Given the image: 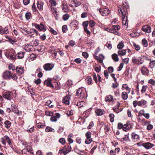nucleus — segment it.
Masks as SVG:
<instances>
[{
  "label": "nucleus",
  "mask_w": 155,
  "mask_h": 155,
  "mask_svg": "<svg viewBox=\"0 0 155 155\" xmlns=\"http://www.w3.org/2000/svg\"><path fill=\"white\" fill-rule=\"evenodd\" d=\"M2 77L5 80H10L12 79L13 81H16L18 79L16 74L12 73L9 71L4 72L2 74Z\"/></svg>",
  "instance_id": "obj_1"
},
{
  "label": "nucleus",
  "mask_w": 155,
  "mask_h": 155,
  "mask_svg": "<svg viewBox=\"0 0 155 155\" xmlns=\"http://www.w3.org/2000/svg\"><path fill=\"white\" fill-rule=\"evenodd\" d=\"M86 92L84 90H83L82 88H79L77 91L76 95L79 98H83L84 97Z\"/></svg>",
  "instance_id": "obj_2"
},
{
  "label": "nucleus",
  "mask_w": 155,
  "mask_h": 155,
  "mask_svg": "<svg viewBox=\"0 0 155 155\" xmlns=\"http://www.w3.org/2000/svg\"><path fill=\"white\" fill-rule=\"evenodd\" d=\"M92 134L90 131H88L85 134L86 138L85 143L87 144H90L92 141V138L91 137Z\"/></svg>",
  "instance_id": "obj_3"
},
{
  "label": "nucleus",
  "mask_w": 155,
  "mask_h": 155,
  "mask_svg": "<svg viewBox=\"0 0 155 155\" xmlns=\"http://www.w3.org/2000/svg\"><path fill=\"white\" fill-rule=\"evenodd\" d=\"M35 27L38 29L39 31H45L46 30V28L45 27L43 24L41 23L40 25L37 23H34L33 24Z\"/></svg>",
  "instance_id": "obj_4"
},
{
  "label": "nucleus",
  "mask_w": 155,
  "mask_h": 155,
  "mask_svg": "<svg viewBox=\"0 0 155 155\" xmlns=\"http://www.w3.org/2000/svg\"><path fill=\"white\" fill-rule=\"evenodd\" d=\"M100 13L103 16H106L110 13L109 9L107 8H101L99 10Z\"/></svg>",
  "instance_id": "obj_5"
},
{
  "label": "nucleus",
  "mask_w": 155,
  "mask_h": 155,
  "mask_svg": "<svg viewBox=\"0 0 155 155\" xmlns=\"http://www.w3.org/2000/svg\"><path fill=\"white\" fill-rule=\"evenodd\" d=\"M4 98L8 100H10L13 98L12 93L10 92H6L3 94Z\"/></svg>",
  "instance_id": "obj_6"
},
{
  "label": "nucleus",
  "mask_w": 155,
  "mask_h": 155,
  "mask_svg": "<svg viewBox=\"0 0 155 155\" xmlns=\"http://www.w3.org/2000/svg\"><path fill=\"white\" fill-rule=\"evenodd\" d=\"M14 52V51L12 49L11 50V51L9 53H6L5 55L8 58L13 61L15 59V58Z\"/></svg>",
  "instance_id": "obj_7"
},
{
  "label": "nucleus",
  "mask_w": 155,
  "mask_h": 155,
  "mask_svg": "<svg viewBox=\"0 0 155 155\" xmlns=\"http://www.w3.org/2000/svg\"><path fill=\"white\" fill-rule=\"evenodd\" d=\"M54 65L52 63H47L43 65V68L46 71H49L51 70L54 67Z\"/></svg>",
  "instance_id": "obj_8"
},
{
  "label": "nucleus",
  "mask_w": 155,
  "mask_h": 155,
  "mask_svg": "<svg viewBox=\"0 0 155 155\" xmlns=\"http://www.w3.org/2000/svg\"><path fill=\"white\" fill-rule=\"evenodd\" d=\"M132 140L134 142H137L140 140L139 136L135 133H132L131 134Z\"/></svg>",
  "instance_id": "obj_9"
},
{
  "label": "nucleus",
  "mask_w": 155,
  "mask_h": 155,
  "mask_svg": "<svg viewBox=\"0 0 155 155\" xmlns=\"http://www.w3.org/2000/svg\"><path fill=\"white\" fill-rule=\"evenodd\" d=\"M16 72L18 74H22L24 72V67L20 66H17L15 69Z\"/></svg>",
  "instance_id": "obj_10"
},
{
  "label": "nucleus",
  "mask_w": 155,
  "mask_h": 155,
  "mask_svg": "<svg viewBox=\"0 0 155 155\" xmlns=\"http://www.w3.org/2000/svg\"><path fill=\"white\" fill-rule=\"evenodd\" d=\"M9 33L8 28L7 27H5L3 29L2 27L0 26V34L2 35H7Z\"/></svg>",
  "instance_id": "obj_11"
},
{
  "label": "nucleus",
  "mask_w": 155,
  "mask_h": 155,
  "mask_svg": "<svg viewBox=\"0 0 155 155\" xmlns=\"http://www.w3.org/2000/svg\"><path fill=\"white\" fill-rule=\"evenodd\" d=\"M142 29L145 32L150 33L151 31V28L149 25H146L142 27Z\"/></svg>",
  "instance_id": "obj_12"
},
{
  "label": "nucleus",
  "mask_w": 155,
  "mask_h": 155,
  "mask_svg": "<svg viewBox=\"0 0 155 155\" xmlns=\"http://www.w3.org/2000/svg\"><path fill=\"white\" fill-rule=\"evenodd\" d=\"M143 146L147 149H148L152 148L154 146V144L150 143L147 142L144 143L143 144Z\"/></svg>",
  "instance_id": "obj_13"
},
{
  "label": "nucleus",
  "mask_w": 155,
  "mask_h": 155,
  "mask_svg": "<svg viewBox=\"0 0 155 155\" xmlns=\"http://www.w3.org/2000/svg\"><path fill=\"white\" fill-rule=\"evenodd\" d=\"M71 95L69 94L67 95L63 99V102L67 105L69 104V100L70 99Z\"/></svg>",
  "instance_id": "obj_14"
},
{
  "label": "nucleus",
  "mask_w": 155,
  "mask_h": 155,
  "mask_svg": "<svg viewBox=\"0 0 155 155\" xmlns=\"http://www.w3.org/2000/svg\"><path fill=\"white\" fill-rule=\"evenodd\" d=\"M62 11L64 12H68L69 11L68 7L66 4L62 3L61 5Z\"/></svg>",
  "instance_id": "obj_15"
},
{
  "label": "nucleus",
  "mask_w": 155,
  "mask_h": 155,
  "mask_svg": "<svg viewBox=\"0 0 155 155\" xmlns=\"http://www.w3.org/2000/svg\"><path fill=\"white\" fill-rule=\"evenodd\" d=\"M51 80L50 78H48L46 80H45L44 82V84L47 86L50 87H52L53 88L54 87L53 85L51 83Z\"/></svg>",
  "instance_id": "obj_16"
},
{
  "label": "nucleus",
  "mask_w": 155,
  "mask_h": 155,
  "mask_svg": "<svg viewBox=\"0 0 155 155\" xmlns=\"http://www.w3.org/2000/svg\"><path fill=\"white\" fill-rule=\"evenodd\" d=\"M43 2L41 0L38 1L37 2V7L38 9L40 11L43 10Z\"/></svg>",
  "instance_id": "obj_17"
},
{
  "label": "nucleus",
  "mask_w": 155,
  "mask_h": 155,
  "mask_svg": "<svg viewBox=\"0 0 155 155\" xmlns=\"http://www.w3.org/2000/svg\"><path fill=\"white\" fill-rule=\"evenodd\" d=\"M132 128L131 125L130 124H126L123 125V129L124 130L126 131Z\"/></svg>",
  "instance_id": "obj_18"
},
{
  "label": "nucleus",
  "mask_w": 155,
  "mask_h": 155,
  "mask_svg": "<svg viewBox=\"0 0 155 155\" xmlns=\"http://www.w3.org/2000/svg\"><path fill=\"white\" fill-rule=\"evenodd\" d=\"M21 29L22 31V33L26 35L32 33V32L31 31V30L28 31V30L25 28H22Z\"/></svg>",
  "instance_id": "obj_19"
},
{
  "label": "nucleus",
  "mask_w": 155,
  "mask_h": 155,
  "mask_svg": "<svg viewBox=\"0 0 155 155\" xmlns=\"http://www.w3.org/2000/svg\"><path fill=\"white\" fill-rule=\"evenodd\" d=\"M5 127L7 129H9L11 125V123L8 120H6L4 122Z\"/></svg>",
  "instance_id": "obj_20"
},
{
  "label": "nucleus",
  "mask_w": 155,
  "mask_h": 155,
  "mask_svg": "<svg viewBox=\"0 0 155 155\" xmlns=\"http://www.w3.org/2000/svg\"><path fill=\"white\" fill-rule=\"evenodd\" d=\"M126 14L125 13V15H123L122 18V24L123 25H126L127 22H128V20L127 19V17H126Z\"/></svg>",
  "instance_id": "obj_21"
},
{
  "label": "nucleus",
  "mask_w": 155,
  "mask_h": 155,
  "mask_svg": "<svg viewBox=\"0 0 155 155\" xmlns=\"http://www.w3.org/2000/svg\"><path fill=\"white\" fill-rule=\"evenodd\" d=\"M95 112L97 116L102 115L104 114V110L100 109H96L95 110Z\"/></svg>",
  "instance_id": "obj_22"
},
{
  "label": "nucleus",
  "mask_w": 155,
  "mask_h": 155,
  "mask_svg": "<svg viewBox=\"0 0 155 155\" xmlns=\"http://www.w3.org/2000/svg\"><path fill=\"white\" fill-rule=\"evenodd\" d=\"M32 45L29 44H27L25 46L24 49L26 51L29 52L31 51V49H32Z\"/></svg>",
  "instance_id": "obj_23"
},
{
  "label": "nucleus",
  "mask_w": 155,
  "mask_h": 155,
  "mask_svg": "<svg viewBox=\"0 0 155 155\" xmlns=\"http://www.w3.org/2000/svg\"><path fill=\"white\" fill-rule=\"evenodd\" d=\"M121 97L124 100H127L128 98V95L127 93L124 91L121 94Z\"/></svg>",
  "instance_id": "obj_24"
},
{
  "label": "nucleus",
  "mask_w": 155,
  "mask_h": 155,
  "mask_svg": "<svg viewBox=\"0 0 155 155\" xmlns=\"http://www.w3.org/2000/svg\"><path fill=\"white\" fill-rule=\"evenodd\" d=\"M5 36L7 39L8 40V41L12 44L16 42L17 41L15 39H14L13 40L11 38H10L9 36L8 35H5Z\"/></svg>",
  "instance_id": "obj_25"
},
{
  "label": "nucleus",
  "mask_w": 155,
  "mask_h": 155,
  "mask_svg": "<svg viewBox=\"0 0 155 155\" xmlns=\"http://www.w3.org/2000/svg\"><path fill=\"white\" fill-rule=\"evenodd\" d=\"M25 53L22 51H20L16 55V57L18 58H23L24 56Z\"/></svg>",
  "instance_id": "obj_26"
},
{
  "label": "nucleus",
  "mask_w": 155,
  "mask_h": 155,
  "mask_svg": "<svg viewBox=\"0 0 155 155\" xmlns=\"http://www.w3.org/2000/svg\"><path fill=\"white\" fill-rule=\"evenodd\" d=\"M113 99V97L111 95H109L108 96L106 97L105 98V101H106L110 102Z\"/></svg>",
  "instance_id": "obj_27"
},
{
  "label": "nucleus",
  "mask_w": 155,
  "mask_h": 155,
  "mask_svg": "<svg viewBox=\"0 0 155 155\" xmlns=\"http://www.w3.org/2000/svg\"><path fill=\"white\" fill-rule=\"evenodd\" d=\"M86 80L87 81V83L88 85L93 83L92 82V78L90 76L87 77L86 78Z\"/></svg>",
  "instance_id": "obj_28"
},
{
  "label": "nucleus",
  "mask_w": 155,
  "mask_h": 155,
  "mask_svg": "<svg viewBox=\"0 0 155 155\" xmlns=\"http://www.w3.org/2000/svg\"><path fill=\"white\" fill-rule=\"evenodd\" d=\"M59 153L61 154L63 153L64 155H65L68 153V152L67 150L65 149V148L64 147L62 149L59 150Z\"/></svg>",
  "instance_id": "obj_29"
},
{
  "label": "nucleus",
  "mask_w": 155,
  "mask_h": 155,
  "mask_svg": "<svg viewBox=\"0 0 155 155\" xmlns=\"http://www.w3.org/2000/svg\"><path fill=\"white\" fill-rule=\"evenodd\" d=\"M118 53L121 56L124 55L126 54V50L125 49L119 50L118 51Z\"/></svg>",
  "instance_id": "obj_30"
},
{
  "label": "nucleus",
  "mask_w": 155,
  "mask_h": 155,
  "mask_svg": "<svg viewBox=\"0 0 155 155\" xmlns=\"http://www.w3.org/2000/svg\"><path fill=\"white\" fill-rule=\"evenodd\" d=\"M112 58L113 60L116 62L118 61L119 59L117 55L116 54H114L112 55Z\"/></svg>",
  "instance_id": "obj_31"
},
{
  "label": "nucleus",
  "mask_w": 155,
  "mask_h": 155,
  "mask_svg": "<svg viewBox=\"0 0 155 155\" xmlns=\"http://www.w3.org/2000/svg\"><path fill=\"white\" fill-rule=\"evenodd\" d=\"M142 45L144 47H147L148 46V42L145 38L142 39Z\"/></svg>",
  "instance_id": "obj_32"
},
{
  "label": "nucleus",
  "mask_w": 155,
  "mask_h": 155,
  "mask_svg": "<svg viewBox=\"0 0 155 155\" xmlns=\"http://www.w3.org/2000/svg\"><path fill=\"white\" fill-rule=\"evenodd\" d=\"M37 71L39 72L38 74V76L39 78H41L43 74L41 72V68H39L37 70Z\"/></svg>",
  "instance_id": "obj_33"
},
{
  "label": "nucleus",
  "mask_w": 155,
  "mask_h": 155,
  "mask_svg": "<svg viewBox=\"0 0 155 155\" xmlns=\"http://www.w3.org/2000/svg\"><path fill=\"white\" fill-rule=\"evenodd\" d=\"M124 42L121 41L117 45V48L118 49H122L124 47Z\"/></svg>",
  "instance_id": "obj_34"
},
{
  "label": "nucleus",
  "mask_w": 155,
  "mask_h": 155,
  "mask_svg": "<svg viewBox=\"0 0 155 155\" xmlns=\"http://www.w3.org/2000/svg\"><path fill=\"white\" fill-rule=\"evenodd\" d=\"M45 131L47 132H54V129L51 127H50L48 126L45 129Z\"/></svg>",
  "instance_id": "obj_35"
},
{
  "label": "nucleus",
  "mask_w": 155,
  "mask_h": 155,
  "mask_svg": "<svg viewBox=\"0 0 155 155\" xmlns=\"http://www.w3.org/2000/svg\"><path fill=\"white\" fill-rule=\"evenodd\" d=\"M25 17L26 19L28 20L31 17V13L29 12H27L25 14Z\"/></svg>",
  "instance_id": "obj_36"
},
{
  "label": "nucleus",
  "mask_w": 155,
  "mask_h": 155,
  "mask_svg": "<svg viewBox=\"0 0 155 155\" xmlns=\"http://www.w3.org/2000/svg\"><path fill=\"white\" fill-rule=\"evenodd\" d=\"M89 26L91 27H93L95 25V22L93 20H91L88 21Z\"/></svg>",
  "instance_id": "obj_37"
},
{
  "label": "nucleus",
  "mask_w": 155,
  "mask_h": 155,
  "mask_svg": "<svg viewBox=\"0 0 155 155\" xmlns=\"http://www.w3.org/2000/svg\"><path fill=\"white\" fill-rule=\"evenodd\" d=\"M133 46L134 47V48L135 49L136 51H138L139 50L140 48V45H138L136 44L135 43H134L133 44Z\"/></svg>",
  "instance_id": "obj_38"
},
{
  "label": "nucleus",
  "mask_w": 155,
  "mask_h": 155,
  "mask_svg": "<svg viewBox=\"0 0 155 155\" xmlns=\"http://www.w3.org/2000/svg\"><path fill=\"white\" fill-rule=\"evenodd\" d=\"M4 137L5 138L7 142L8 143V144L9 145H11L12 143L11 141L10 140L8 136L6 135L4 136Z\"/></svg>",
  "instance_id": "obj_39"
},
{
  "label": "nucleus",
  "mask_w": 155,
  "mask_h": 155,
  "mask_svg": "<svg viewBox=\"0 0 155 155\" xmlns=\"http://www.w3.org/2000/svg\"><path fill=\"white\" fill-rule=\"evenodd\" d=\"M69 17V15L68 14H66L63 15V19L65 21L67 20Z\"/></svg>",
  "instance_id": "obj_40"
},
{
  "label": "nucleus",
  "mask_w": 155,
  "mask_h": 155,
  "mask_svg": "<svg viewBox=\"0 0 155 155\" xmlns=\"http://www.w3.org/2000/svg\"><path fill=\"white\" fill-rule=\"evenodd\" d=\"M155 66V61L153 60L152 61H151L149 63V66L150 67L153 68Z\"/></svg>",
  "instance_id": "obj_41"
},
{
  "label": "nucleus",
  "mask_w": 155,
  "mask_h": 155,
  "mask_svg": "<svg viewBox=\"0 0 155 155\" xmlns=\"http://www.w3.org/2000/svg\"><path fill=\"white\" fill-rule=\"evenodd\" d=\"M109 116L110 118V122H113L114 121V114H110L109 115Z\"/></svg>",
  "instance_id": "obj_42"
},
{
  "label": "nucleus",
  "mask_w": 155,
  "mask_h": 155,
  "mask_svg": "<svg viewBox=\"0 0 155 155\" xmlns=\"http://www.w3.org/2000/svg\"><path fill=\"white\" fill-rule=\"evenodd\" d=\"M51 11L52 12L53 14H54H54L56 15H57V13H58L57 11L56 8L54 7H52L51 8Z\"/></svg>",
  "instance_id": "obj_43"
},
{
  "label": "nucleus",
  "mask_w": 155,
  "mask_h": 155,
  "mask_svg": "<svg viewBox=\"0 0 155 155\" xmlns=\"http://www.w3.org/2000/svg\"><path fill=\"white\" fill-rule=\"evenodd\" d=\"M45 114L47 116H51L53 115V113L52 112L48 111H46Z\"/></svg>",
  "instance_id": "obj_44"
},
{
  "label": "nucleus",
  "mask_w": 155,
  "mask_h": 155,
  "mask_svg": "<svg viewBox=\"0 0 155 155\" xmlns=\"http://www.w3.org/2000/svg\"><path fill=\"white\" fill-rule=\"evenodd\" d=\"M59 142L62 144H64L66 142L64 138H61L59 140Z\"/></svg>",
  "instance_id": "obj_45"
},
{
  "label": "nucleus",
  "mask_w": 155,
  "mask_h": 155,
  "mask_svg": "<svg viewBox=\"0 0 155 155\" xmlns=\"http://www.w3.org/2000/svg\"><path fill=\"white\" fill-rule=\"evenodd\" d=\"M148 87L147 85H143L142 86V89L141 90V92L143 94L146 91V89Z\"/></svg>",
  "instance_id": "obj_46"
},
{
  "label": "nucleus",
  "mask_w": 155,
  "mask_h": 155,
  "mask_svg": "<svg viewBox=\"0 0 155 155\" xmlns=\"http://www.w3.org/2000/svg\"><path fill=\"white\" fill-rule=\"evenodd\" d=\"M141 72L142 74L144 75L148 76L150 74L149 71H143V70H141Z\"/></svg>",
  "instance_id": "obj_47"
},
{
  "label": "nucleus",
  "mask_w": 155,
  "mask_h": 155,
  "mask_svg": "<svg viewBox=\"0 0 155 155\" xmlns=\"http://www.w3.org/2000/svg\"><path fill=\"white\" fill-rule=\"evenodd\" d=\"M137 62L138 63V64H141L143 63V61L142 58L139 57L137 59Z\"/></svg>",
  "instance_id": "obj_48"
},
{
  "label": "nucleus",
  "mask_w": 155,
  "mask_h": 155,
  "mask_svg": "<svg viewBox=\"0 0 155 155\" xmlns=\"http://www.w3.org/2000/svg\"><path fill=\"white\" fill-rule=\"evenodd\" d=\"M46 35L45 34L40 35V38L42 41H45L46 38Z\"/></svg>",
  "instance_id": "obj_49"
},
{
  "label": "nucleus",
  "mask_w": 155,
  "mask_h": 155,
  "mask_svg": "<svg viewBox=\"0 0 155 155\" xmlns=\"http://www.w3.org/2000/svg\"><path fill=\"white\" fill-rule=\"evenodd\" d=\"M49 31L54 35L57 34V32L51 27H49Z\"/></svg>",
  "instance_id": "obj_50"
},
{
  "label": "nucleus",
  "mask_w": 155,
  "mask_h": 155,
  "mask_svg": "<svg viewBox=\"0 0 155 155\" xmlns=\"http://www.w3.org/2000/svg\"><path fill=\"white\" fill-rule=\"evenodd\" d=\"M113 29L115 30H118L120 28V27L118 25H114L113 26Z\"/></svg>",
  "instance_id": "obj_51"
},
{
  "label": "nucleus",
  "mask_w": 155,
  "mask_h": 155,
  "mask_svg": "<svg viewBox=\"0 0 155 155\" xmlns=\"http://www.w3.org/2000/svg\"><path fill=\"white\" fill-rule=\"evenodd\" d=\"M132 62L134 64H136L137 63V59L135 57H134L132 58Z\"/></svg>",
  "instance_id": "obj_52"
},
{
  "label": "nucleus",
  "mask_w": 155,
  "mask_h": 155,
  "mask_svg": "<svg viewBox=\"0 0 155 155\" xmlns=\"http://www.w3.org/2000/svg\"><path fill=\"white\" fill-rule=\"evenodd\" d=\"M119 107H118L117 108L114 109V112H116L117 113H118L119 112H121L122 110V109L120 108H118Z\"/></svg>",
  "instance_id": "obj_53"
},
{
  "label": "nucleus",
  "mask_w": 155,
  "mask_h": 155,
  "mask_svg": "<svg viewBox=\"0 0 155 155\" xmlns=\"http://www.w3.org/2000/svg\"><path fill=\"white\" fill-rule=\"evenodd\" d=\"M62 31L63 32H65L67 30V26L66 25H64L62 27Z\"/></svg>",
  "instance_id": "obj_54"
},
{
  "label": "nucleus",
  "mask_w": 155,
  "mask_h": 155,
  "mask_svg": "<svg viewBox=\"0 0 155 155\" xmlns=\"http://www.w3.org/2000/svg\"><path fill=\"white\" fill-rule=\"evenodd\" d=\"M106 45L107 47L109 49H111L112 48V45L110 43V42H107Z\"/></svg>",
  "instance_id": "obj_55"
},
{
  "label": "nucleus",
  "mask_w": 155,
  "mask_h": 155,
  "mask_svg": "<svg viewBox=\"0 0 155 155\" xmlns=\"http://www.w3.org/2000/svg\"><path fill=\"white\" fill-rule=\"evenodd\" d=\"M83 25H84V28L86 27L87 28L89 24L88 21H84L83 23Z\"/></svg>",
  "instance_id": "obj_56"
},
{
  "label": "nucleus",
  "mask_w": 155,
  "mask_h": 155,
  "mask_svg": "<svg viewBox=\"0 0 155 155\" xmlns=\"http://www.w3.org/2000/svg\"><path fill=\"white\" fill-rule=\"evenodd\" d=\"M75 45V42L72 40L70 41L68 43V45L71 46H73Z\"/></svg>",
  "instance_id": "obj_57"
},
{
  "label": "nucleus",
  "mask_w": 155,
  "mask_h": 155,
  "mask_svg": "<svg viewBox=\"0 0 155 155\" xmlns=\"http://www.w3.org/2000/svg\"><path fill=\"white\" fill-rule=\"evenodd\" d=\"M45 125L41 124V123H38L37 124V127L38 128H43L45 127Z\"/></svg>",
  "instance_id": "obj_58"
},
{
  "label": "nucleus",
  "mask_w": 155,
  "mask_h": 155,
  "mask_svg": "<svg viewBox=\"0 0 155 155\" xmlns=\"http://www.w3.org/2000/svg\"><path fill=\"white\" fill-rule=\"evenodd\" d=\"M83 103L84 102L82 101H81L80 102H78L77 103L76 105L79 107V108H80L81 107L83 106Z\"/></svg>",
  "instance_id": "obj_59"
},
{
  "label": "nucleus",
  "mask_w": 155,
  "mask_h": 155,
  "mask_svg": "<svg viewBox=\"0 0 155 155\" xmlns=\"http://www.w3.org/2000/svg\"><path fill=\"white\" fill-rule=\"evenodd\" d=\"M8 68H9V69H10V70L12 69L13 71L14 70L16 69V68H15V66H14L12 64H10L9 65Z\"/></svg>",
  "instance_id": "obj_60"
},
{
  "label": "nucleus",
  "mask_w": 155,
  "mask_h": 155,
  "mask_svg": "<svg viewBox=\"0 0 155 155\" xmlns=\"http://www.w3.org/2000/svg\"><path fill=\"white\" fill-rule=\"evenodd\" d=\"M81 61V60L80 58H77L74 60V61L78 64H80Z\"/></svg>",
  "instance_id": "obj_61"
},
{
  "label": "nucleus",
  "mask_w": 155,
  "mask_h": 155,
  "mask_svg": "<svg viewBox=\"0 0 155 155\" xmlns=\"http://www.w3.org/2000/svg\"><path fill=\"white\" fill-rule=\"evenodd\" d=\"M123 124L120 123H119L117 125V128L118 129H120L123 128Z\"/></svg>",
  "instance_id": "obj_62"
},
{
  "label": "nucleus",
  "mask_w": 155,
  "mask_h": 155,
  "mask_svg": "<svg viewBox=\"0 0 155 155\" xmlns=\"http://www.w3.org/2000/svg\"><path fill=\"white\" fill-rule=\"evenodd\" d=\"M82 55L85 58H87L88 57V54L86 52H84L82 53Z\"/></svg>",
  "instance_id": "obj_63"
},
{
  "label": "nucleus",
  "mask_w": 155,
  "mask_h": 155,
  "mask_svg": "<svg viewBox=\"0 0 155 155\" xmlns=\"http://www.w3.org/2000/svg\"><path fill=\"white\" fill-rule=\"evenodd\" d=\"M49 2L53 6H55L56 5V3L55 0H49Z\"/></svg>",
  "instance_id": "obj_64"
}]
</instances>
